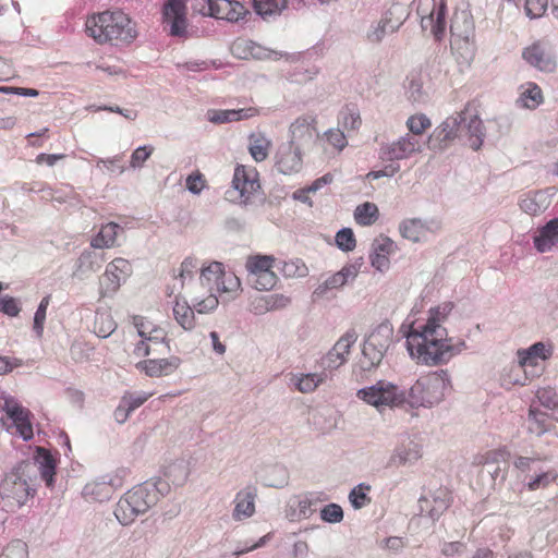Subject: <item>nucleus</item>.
Segmentation results:
<instances>
[{"label": "nucleus", "instance_id": "nucleus-1", "mask_svg": "<svg viewBox=\"0 0 558 558\" xmlns=\"http://www.w3.org/2000/svg\"><path fill=\"white\" fill-rule=\"evenodd\" d=\"M452 308L451 302L432 307L424 325L411 326L407 335V348L417 363L444 364L462 351L464 343L452 344L451 339L447 338L446 328L442 327Z\"/></svg>", "mask_w": 558, "mask_h": 558}, {"label": "nucleus", "instance_id": "nucleus-2", "mask_svg": "<svg viewBox=\"0 0 558 558\" xmlns=\"http://www.w3.org/2000/svg\"><path fill=\"white\" fill-rule=\"evenodd\" d=\"M86 33L96 43L130 45L137 37L136 24L121 10L104 11L86 20Z\"/></svg>", "mask_w": 558, "mask_h": 558}, {"label": "nucleus", "instance_id": "nucleus-3", "mask_svg": "<svg viewBox=\"0 0 558 558\" xmlns=\"http://www.w3.org/2000/svg\"><path fill=\"white\" fill-rule=\"evenodd\" d=\"M421 151L422 145L420 141L410 134H405L391 143L385 144L379 149V159L390 162L380 170L368 172L366 178L377 180L383 177H393L400 171V165L397 161L409 159Z\"/></svg>", "mask_w": 558, "mask_h": 558}, {"label": "nucleus", "instance_id": "nucleus-4", "mask_svg": "<svg viewBox=\"0 0 558 558\" xmlns=\"http://www.w3.org/2000/svg\"><path fill=\"white\" fill-rule=\"evenodd\" d=\"M446 372H430L422 375L410 388L407 402L413 407H433L439 403L448 389Z\"/></svg>", "mask_w": 558, "mask_h": 558}, {"label": "nucleus", "instance_id": "nucleus-5", "mask_svg": "<svg viewBox=\"0 0 558 558\" xmlns=\"http://www.w3.org/2000/svg\"><path fill=\"white\" fill-rule=\"evenodd\" d=\"M36 493L28 465H19L5 475L0 484V495L10 507H22Z\"/></svg>", "mask_w": 558, "mask_h": 558}, {"label": "nucleus", "instance_id": "nucleus-6", "mask_svg": "<svg viewBox=\"0 0 558 558\" xmlns=\"http://www.w3.org/2000/svg\"><path fill=\"white\" fill-rule=\"evenodd\" d=\"M276 258L271 255H250L245 262L247 281L258 291H269L276 287L278 276L274 271Z\"/></svg>", "mask_w": 558, "mask_h": 558}, {"label": "nucleus", "instance_id": "nucleus-7", "mask_svg": "<svg viewBox=\"0 0 558 558\" xmlns=\"http://www.w3.org/2000/svg\"><path fill=\"white\" fill-rule=\"evenodd\" d=\"M356 396L378 410L399 407L407 402L405 392L386 380H379L373 386L360 389Z\"/></svg>", "mask_w": 558, "mask_h": 558}, {"label": "nucleus", "instance_id": "nucleus-8", "mask_svg": "<svg viewBox=\"0 0 558 558\" xmlns=\"http://www.w3.org/2000/svg\"><path fill=\"white\" fill-rule=\"evenodd\" d=\"M150 507L149 494L142 486L128 490L118 501L114 515L122 525H129Z\"/></svg>", "mask_w": 558, "mask_h": 558}, {"label": "nucleus", "instance_id": "nucleus-9", "mask_svg": "<svg viewBox=\"0 0 558 558\" xmlns=\"http://www.w3.org/2000/svg\"><path fill=\"white\" fill-rule=\"evenodd\" d=\"M317 119L314 114H303L290 125L291 147H298L305 153L312 151L318 142Z\"/></svg>", "mask_w": 558, "mask_h": 558}, {"label": "nucleus", "instance_id": "nucleus-10", "mask_svg": "<svg viewBox=\"0 0 558 558\" xmlns=\"http://www.w3.org/2000/svg\"><path fill=\"white\" fill-rule=\"evenodd\" d=\"M465 120L464 112H458L444 120L428 136V149L433 151H442L449 148L456 138H458L461 124Z\"/></svg>", "mask_w": 558, "mask_h": 558}, {"label": "nucleus", "instance_id": "nucleus-11", "mask_svg": "<svg viewBox=\"0 0 558 558\" xmlns=\"http://www.w3.org/2000/svg\"><path fill=\"white\" fill-rule=\"evenodd\" d=\"M0 409L5 412L7 417L15 427V433L24 440H29L34 436L33 426L29 420L31 412L12 396L1 393Z\"/></svg>", "mask_w": 558, "mask_h": 558}, {"label": "nucleus", "instance_id": "nucleus-12", "mask_svg": "<svg viewBox=\"0 0 558 558\" xmlns=\"http://www.w3.org/2000/svg\"><path fill=\"white\" fill-rule=\"evenodd\" d=\"M132 274L129 260L118 257L109 263L105 274L100 277V296H109L116 293L121 282Z\"/></svg>", "mask_w": 558, "mask_h": 558}, {"label": "nucleus", "instance_id": "nucleus-13", "mask_svg": "<svg viewBox=\"0 0 558 558\" xmlns=\"http://www.w3.org/2000/svg\"><path fill=\"white\" fill-rule=\"evenodd\" d=\"M163 22L170 25L171 36H184L187 27L186 0H167L163 5Z\"/></svg>", "mask_w": 558, "mask_h": 558}, {"label": "nucleus", "instance_id": "nucleus-14", "mask_svg": "<svg viewBox=\"0 0 558 558\" xmlns=\"http://www.w3.org/2000/svg\"><path fill=\"white\" fill-rule=\"evenodd\" d=\"M232 186L239 196L247 201L259 187L258 172L254 167L238 165L234 169Z\"/></svg>", "mask_w": 558, "mask_h": 558}, {"label": "nucleus", "instance_id": "nucleus-15", "mask_svg": "<svg viewBox=\"0 0 558 558\" xmlns=\"http://www.w3.org/2000/svg\"><path fill=\"white\" fill-rule=\"evenodd\" d=\"M291 299L282 293L260 294L250 298L248 311L254 315H264L286 308Z\"/></svg>", "mask_w": 558, "mask_h": 558}, {"label": "nucleus", "instance_id": "nucleus-16", "mask_svg": "<svg viewBox=\"0 0 558 558\" xmlns=\"http://www.w3.org/2000/svg\"><path fill=\"white\" fill-rule=\"evenodd\" d=\"M208 10L210 16L228 22H238L247 13L246 8L235 0H208Z\"/></svg>", "mask_w": 558, "mask_h": 558}, {"label": "nucleus", "instance_id": "nucleus-17", "mask_svg": "<svg viewBox=\"0 0 558 558\" xmlns=\"http://www.w3.org/2000/svg\"><path fill=\"white\" fill-rule=\"evenodd\" d=\"M355 341L356 333L354 330L345 332L325 356V367L329 369H336L340 367L347 361L350 349Z\"/></svg>", "mask_w": 558, "mask_h": 558}, {"label": "nucleus", "instance_id": "nucleus-18", "mask_svg": "<svg viewBox=\"0 0 558 558\" xmlns=\"http://www.w3.org/2000/svg\"><path fill=\"white\" fill-rule=\"evenodd\" d=\"M397 250L396 243L388 236H379L372 244L369 255L371 264L379 271H385L390 266V255Z\"/></svg>", "mask_w": 558, "mask_h": 558}, {"label": "nucleus", "instance_id": "nucleus-19", "mask_svg": "<svg viewBox=\"0 0 558 558\" xmlns=\"http://www.w3.org/2000/svg\"><path fill=\"white\" fill-rule=\"evenodd\" d=\"M522 57L529 64L535 66L539 71L554 72L556 69V61L550 51L539 43H535L525 48L522 52Z\"/></svg>", "mask_w": 558, "mask_h": 558}, {"label": "nucleus", "instance_id": "nucleus-20", "mask_svg": "<svg viewBox=\"0 0 558 558\" xmlns=\"http://www.w3.org/2000/svg\"><path fill=\"white\" fill-rule=\"evenodd\" d=\"M259 114L256 107L241 109H211L207 111V119L215 124H223L229 122H238L247 120Z\"/></svg>", "mask_w": 558, "mask_h": 558}, {"label": "nucleus", "instance_id": "nucleus-21", "mask_svg": "<svg viewBox=\"0 0 558 558\" xmlns=\"http://www.w3.org/2000/svg\"><path fill=\"white\" fill-rule=\"evenodd\" d=\"M305 154L304 150L298 147H291L289 144L278 153L276 166L283 174L299 172L302 169L303 156Z\"/></svg>", "mask_w": 558, "mask_h": 558}, {"label": "nucleus", "instance_id": "nucleus-22", "mask_svg": "<svg viewBox=\"0 0 558 558\" xmlns=\"http://www.w3.org/2000/svg\"><path fill=\"white\" fill-rule=\"evenodd\" d=\"M359 269L355 265H345L338 272L329 276L323 283H320L314 291V295L324 296L328 291L336 290L343 287L349 280L357 276Z\"/></svg>", "mask_w": 558, "mask_h": 558}, {"label": "nucleus", "instance_id": "nucleus-23", "mask_svg": "<svg viewBox=\"0 0 558 558\" xmlns=\"http://www.w3.org/2000/svg\"><path fill=\"white\" fill-rule=\"evenodd\" d=\"M534 247L539 253L550 252L558 246V216L547 221L533 238Z\"/></svg>", "mask_w": 558, "mask_h": 558}, {"label": "nucleus", "instance_id": "nucleus-24", "mask_svg": "<svg viewBox=\"0 0 558 558\" xmlns=\"http://www.w3.org/2000/svg\"><path fill=\"white\" fill-rule=\"evenodd\" d=\"M180 359L172 356L170 359H150L136 364V367L149 377L167 376L173 373L180 365Z\"/></svg>", "mask_w": 558, "mask_h": 558}, {"label": "nucleus", "instance_id": "nucleus-25", "mask_svg": "<svg viewBox=\"0 0 558 558\" xmlns=\"http://www.w3.org/2000/svg\"><path fill=\"white\" fill-rule=\"evenodd\" d=\"M553 352L550 348H547L543 342H536L529 349L519 350V365L522 368L537 366L539 361L548 360Z\"/></svg>", "mask_w": 558, "mask_h": 558}, {"label": "nucleus", "instance_id": "nucleus-26", "mask_svg": "<svg viewBox=\"0 0 558 558\" xmlns=\"http://www.w3.org/2000/svg\"><path fill=\"white\" fill-rule=\"evenodd\" d=\"M167 332L160 326H156L150 330L147 336H144L142 340L134 348V354L138 357L147 356L151 353V345H163L169 349L166 342Z\"/></svg>", "mask_w": 558, "mask_h": 558}, {"label": "nucleus", "instance_id": "nucleus-27", "mask_svg": "<svg viewBox=\"0 0 558 558\" xmlns=\"http://www.w3.org/2000/svg\"><path fill=\"white\" fill-rule=\"evenodd\" d=\"M527 423L529 432L538 437L555 428L553 417L548 413L533 407L529 409Z\"/></svg>", "mask_w": 558, "mask_h": 558}, {"label": "nucleus", "instance_id": "nucleus-28", "mask_svg": "<svg viewBox=\"0 0 558 558\" xmlns=\"http://www.w3.org/2000/svg\"><path fill=\"white\" fill-rule=\"evenodd\" d=\"M255 497L256 492L253 488H245L239 492L235 496V507L233 510V517L236 520L250 518L255 512Z\"/></svg>", "mask_w": 558, "mask_h": 558}, {"label": "nucleus", "instance_id": "nucleus-29", "mask_svg": "<svg viewBox=\"0 0 558 558\" xmlns=\"http://www.w3.org/2000/svg\"><path fill=\"white\" fill-rule=\"evenodd\" d=\"M520 208L531 216H536L549 206L548 195L544 191L525 194L520 201Z\"/></svg>", "mask_w": 558, "mask_h": 558}, {"label": "nucleus", "instance_id": "nucleus-30", "mask_svg": "<svg viewBox=\"0 0 558 558\" xmlns=\"http://www.w3.org/2000/svg\"><path fill=\"white\" fill-rule=\"evenodd\" d=\"M271 145V141L262 132H254L248 136V153L256 162L268 158Z\"/></svg>", "mask_w": 558, "mask_h": 558}, {"label": "nucleus", "instance_id": "nucleus-31", "mask_svg": "<svg viewBox=\"0 0 558 558\" xmlns=\"http://www.w3.org/2000/svg\"><path fill=\"white\" fill-rule=\"evenodd\" d=\"M518 101L526 109H536L544 101L541 87L534 82H526L520 87Z\"/></svg>", "mask_w": 558, "mask_h": 558}, {"label": "nucleus", "instance_id": "nucleus-32", "mask_svg": "<svg viewBox=\"0 0 558 558\" xmlns=\"http://www.w3.org/2000/svg\"><path fill=\"white\" fill-rule=\"evenodd\" d=\"M35 460L38 464L40 475L46 482V485L48 487L52 486L53 477L56 474V460L48 450L41 447L37 448Z\"/></svg>", "mask_w": 558, "mask_h": 558}, {"label": "nucleus", "instance_id": "nucleus-33", "mask_svg": "<svg viewBox=\"0 0 558 558\" xmlns=\"http://www.w3.org/2000/svg\"><path fill=\"white\" fill-rule=\"evenodd\" d=\"M327 379L326 372L293 375L292 381L298 391L302 393L314 392Z\"/></svg>", "mask_w": 558, "mask_h": 558}, {"label": "nucleus", "instance_id": "nucleus-34", "mask_svg": "<svg viewBox=\"0 0 558 558\" xmlns=\"http://www.w3.org/2000/svg\"><path fill=\"white\" fill-rule=\"evenodd\" d=\"M241 290V281L238 276L231 271L222 270L215 287L211 291L219 294H227L229 299H233Z\"/></svg>", "mask_w": 558, "mask_h": 558}, {"label": "nucleus", "instance_id": "nucleus-35", "mask_svg": "<svg viewBox=\"0 0 558 558\" xmlns=\"http://www.w3.org/2000/svg\"><path fill=\"white\" fill-rule=\"evenodd\" d=\"M401 235L412 242L424 240L428 233V228L420 219H407L399 227Z\"/></svg>", "mask_w": 558, "mask_h": 558}, {"label": "nucleus", "instance_id": "nucleus-36", "mask_svg": "<svg viewBox=\"0 0 558 558\" xmlns=\"http://www.w3.org/2000/svg\"><path fill=\"white\" fill-rule=\"evenodd\" d=\"M421 458L418 445L410 441L408 446L398 447L389 460L390 466L399 468L405 463L416 461Z\"/></svg>", "mask_w": 558, "mask_h": 558}, {"label": "nucleus", "instance_id": "nucleus-37", "mask_svg": "<svg viewBox=\"0 0 558 558\" xmlns=\"http://www.w3.org/2000/svg\"><path fill=\"white\" fill-rule=\"evenodd\" d=\"M173 317L184 330H191L195 327L194 310L186 301L179 299L175 300L173 305Z\"/></svg>", "mask_w": 558, "mask_h": 558}, {"label": "nucleus", "instance_id": "nucleus-38", "mask_svg": "<svg viewBox=\"0 0 558 558\" xmlns=\"http://www.w3.org/2000/svg\"><path fill=\"white\" fill-rule=\"evenodd\" d=\"M379 218V209L375 203L365 202L356 206L354 210V220L359 226L368 227L374 225Z\"/></svg>", "mask_w": 558, "mask_h": 558}, {"label": "nucleus", "instance_id": "nucleus-39", "mask_svg": "<svg viewBox=\"0 0 558 558\" xmlns=\"http://www.w3.org/2000/svg\"><path fill=\"white\" fill-rule=\"evenodd\" d=\"M120 229V226L114 222L102 226L99 233L93 239L92 246L96 248L112 247Z\"/></svg>", "mask_w": 558, "mask_h": 558}, {"label": "nucleus", "instance_id": "nucleus-40", "mask_svg": "<svg viewBox=\"0 0 558 558\" xmlns=\"http://www.w3.org/2000/svg\"><path fill=\"white\" fill-rule=\"evenodd\" d=\"M451 50L461 59L462 62H468L473 57V48L468 37L457 36L452 33L450 40Z\"/></svg>", "mask_w": 558, "mask_h": 558}, {"label": "nucleus", "instance_id": "nucleus-41", "mask_svg": "<svg viewBox=\"0 0 558 558\" xmlns=\"http://www.w3.org/2000/svg\"><path fill=\"white\" fill-rule=\"evenodd\" d=\"M287 7V0H254V9L262 16L279 14Z\"/></svg>", "mask_w": 558, "mask_h": 558}, {"label": "nucleus", "instance_id": "nucleus-42", "mask_svg": "<svg viewBox=\"0 0 558 558\" xmlns=\"http://www.w3.org/2000/svg\"><path fill=\"white\" fill-rule=\"evenodd\" d=\"M407 128L410 131V135L418 136L423 135L432 126L430 119L424 113H415L408 118Z\"/></svg>", "mask_w": 558, "mask_h": 558}, {"label": "nucleus", "instance_id": "nucleus-43", "mask_svg": "<svg viewBox=\"0 0 558 558\" xmlns=\"http://www.w3.org/2000/svg\"><path fill=\"white\" fill-rule=\"evenodd\" d=\"M222 270L223 265L219 262H213L208 266L203 267L201 271L202 283L211 291V287L216 286Z\"/></svg>", "mask_w": 558, "mask_h": 558}, {"label": "nucleus", "instance_id": "nucleus-44", "mask_svg": "<svg viewBox=\"0 0 558 558\" xmlns=\"http://www.w3.org/2000/svg\"><path fill=\"white\" fill-rule=\"evenodd\" d=\"M85 494L93 497L96 501H105L110 499L111 488L106 485L102 477L94 483L87 484L85 486Z\"/></svg>", "mask_w": 558, "mask_h": 558}, {"label": "nucleus", "instance_id": "nucleus-45", "mask_svg": "<svg viewBox=\"0 0 558 558\" xmlns=\"http://www.w3.org/2000/svg\"><path fill=\"white\" fill-rule=\"evenodd\" d=\"M558 480V472L554 469H550L546 472L537 474L532 477L531 481L526 484L529 490L534 492L537 489L546 488L551 483Z\"/></svg>", "mask_w": 558, "mask_h": 558}, {"label": "nucleus", "instance_id": "nucleus-46", "mask_svg": "<svg viewBox=\"0 0 558 558\" xmlns=\"http://www.w3.org/2000/svg\"><path fill=\"white\" fill-rule=\"evenodd\" d=\"M341 122L347 130H357L362 124L359 109L353 105L345 106L341 111Z\"/></svg>", "mask_w": 558, "mask_h": 558}, {"label": "nucleus", "instance_id": "nucleus-47", "mask_svg": "<svg viewBox=\"0 0 558 558\" xmlns=\"http://www.w3.org/2000/svg\"><path fill=\"white\" fill-rule=\"evenodd\" d=\"M468 130L470 133V145L473 149H478L482 145V136L483 133V122L482 120L474 116L470 119Z\"/></svg>", "mask_w": 558, "mask_h": 558}, {"label": "nucleus", "instance_id": "nucleus-48", "mask_svg": "<svg viewBox=\"0 0 558 558\" xmlns=\"http://www.w3.org/2000/svg\"><path fill=\"white\" fill-rule=\"evenodd\" d=\"M336 244L343 252H351L356 246L355 235L350 228H343L336 234Z\"/></svg>", "mask_w": 558, "mask_h": 558}, {"label": "nucleus", "instance_id": "nucleus-49", "mask_svg": "<svg viewBox=\"0 0 558 558\" xmlns=\"http://www.w3.org/2000/svg\"><path fill=\"white\" fill-rule=\"evenodd\" d=\"M186 189L193 194H199L204 189L207 187V180L205 175L199 171L195 170L185 180Z\"/></svg>", "mask_w": 558, "mask_h": 558}, {"label": "nucleus", "instance_id": "nucleus-50", "mask_svg": "<svg viewBox=\"0 0 558 558\" xmlns=\"http://www.w3.org/2000/svg\"><path fill=\"white\" fill-rule=\"evenodd\" d=\"M451 500V493L447 488L439 489L437 496L434 497V506L430 510L432 515H438L448 509Z\"/></svg>", "mask_w": 558, "mask_h": 558}, {"label": "nucleus", "instance_id": "nucleus-51", "mask_svg": "<svg viewBox=\"0 0 558 558\" xmlns=\"http://www.w3.org/2000/svg\"><path fill=\"white\" fill-rule=\"evenodd\" d=\"M116 324L113 319L106 314H98L96 316L95 329L99 337L106 338L114 330Z\"/></svg>", "mask_w": 558, "mask_h": 558}, {"label": "nucleus", "instance_id": "nucleus-52", "mask_svg": "<svg viewBox=\"0 0 558 558\" xmlns=\"http://www.w3.org/2000/svg\"><path fill=\"white\" fill-rule=\"evenodd\" d=\"M50 295L45 296L40 303L39 306L35 313L34 317V329L37 332L38 336H41L44 331V325L46 320V312L50 303Z\"/></svg>", "mask_w": 558, "mask_h": 558}, {"label": "nucleus", "instance_id": "nucleus-53", "mask_svg": "<svg viewBox=\"0 0 558 558\" xmlns=\"http://www.w3.org/2000/svg\"><path fill=\"white\" fill-rule=\"evenodd\" d=\"M153 393H133L126 392L122 398V402L126 405V409L132 413L134 410L144 404Z\"/></svg>", "mask_w": 558, "mask_h": 558}, {"label": "nucleus", "instance_id": "nucleus-54", "mask_svg": "<svg viewBox=\"0 0 558 558\" xmlns=\"http://www.w3.org/2000/svg\"><path fill=\"white\" fill-rule=\"evenodd\" d=\"M398 25H390V21L387 16L383 17L374 31L369 32L367 38L372 43H379L387 32H393Z\"/></svg>", "mask_w": 558, "mask_h": 558}, {"label": "nucleus", "instance_id": "nucleus-55", "mask_svg": "<svg viewBox=\"0 0 558 558\" xmlns=\"http://www.w3.org/2000/svg\"><path fill=\"white\" fill-rule=\"evenodd\" d=\"M320 518L325 522L338 523L343 519L342 508L337 504H329L322 509Z\"/></svg>", "mask_w": 558, "mask_h": 558}, {"label": "nucleus", "instance_id": "nucleus-56", "mask_svg": "<svg viewBox=\"0 0 558 558\" xmlns=\"http://www.w3.org/2000/svg\"><path fill=\"white\" fill-rule=\"evenodd\" d=\"M430 20L434 22L432 32L437 39H440L446 28L445 4H441L436 13L432 12Z\"/></svg>", "mask_w": 558, "mask_h": 558}, {"label": "nucleus", "instance_id": "nucleus-57", "mask_svg": "<svg viewBox=\"0 0 558 558\" xmlns=\"http://www.w3.org/2000/svg\"><path fill=\"white\" fill-rule=\"evenodd\" d=\"M369 486L359 485L350 493V501L354 508L360 509L367 505L371 499L367 497Z\"/></svg>", "mask_w": 558, "mask_h": 558}, {"label": "nucleus", "instance_id": "nucleus-58", "mask_svg": "<svg viewBox=\"0 0 558 558\" xmlns=\"http://www.w3.org/2000/svg\"><path fill=\"white\" fill-rule=\"evenodd\" d=\"M548 7V0H525V13L531 19L544 15Z\"/></svg>", "mask_w": 558, "mask_h": 558}, {"label": "nucleus", "instance_id": "nucleus-59", "mask_svg": "<svg viewBox=\"0 0 558 558\" xmlns=\"http://www.w3.org/2000/svg\"><path fill=\"white\" fill-rule=\"evenodd\" d=\"M326 142L335 151H341L348 144L347 138L340 130H329L325 133Z\"/></svg>", "mask_w": 558, "mask_h": 558}, {"label": "nucleus", "instance_id": "nucleus-60", "mask_svg": "<svg viewBox=\"0 0 558 558\" xmlns=\"http://www.w3.org/2000/svg\"><path fill=\"white\" fill-rule=\"evenodd\" d=\"M153 153V146H141L136 148L131 156L130 166L134 169L143 167Z\"/></svg>", "mask_w": 558, "mask_h": 558}, {"label": "nucleus", "instance_id": "nucleus-61", "mask_svg": "<svg viewBox=\"0 0 558 558\" xmlns=\"http://www.w3.org/2000/svg\"><path fill=\"white\" fill-rule=\"evenodd\" d=\"M125 475L126 471L120 469L102 476L106 485L111 488V495L123 486Z\"/></svg>", "mask_w": 558, "mask_h": 558}, {"label": "nucleus", "instance_id": "nucleus-62", "mask_svg": "<svg viewBox=\"0 0 558 558\" xmlns=\"http://www.w3.org/2000/svg\"><path fill=\"white\" fill-rule=\"evenodd\" d=\"M536 397L539 402L549 409H553L557 405V396L556 392L551 388H542L536 392Z\"/></svg>", "mask_w": 558, "mask_h": 558}, {"label": "nucleus", "instance_id": "nucleus-63", "mask_svg": "<svg viewBox=\"0 0 558 558\" xmlns=\"http://www.w3.org/2000/svg\"><path fill=\"white\" fill-rule=\"evenodd\" d=\"M219 304L218 298L215 294H209L205 299L194 304V307L199 314H207L214 311Z\"/></svg>", "mask_w": 558, "mask_h": 558}, {"label": "nucleus", "instance_id": "nucleus-64", "mask_svg": "<svg viewBox=\"0 0 558 558\" xmlns=\"http://www.w3.org/2000/svg\"><path fill=\"white\" fill-rule=\"evenodd\" d=\"M26 548L24 544H9L0 554V558H25Z\"/></svg>", "mask_w": 558, "mask_h": 558}]
</instances>
